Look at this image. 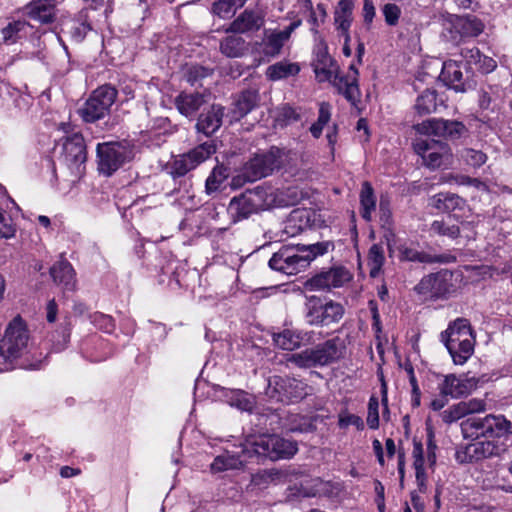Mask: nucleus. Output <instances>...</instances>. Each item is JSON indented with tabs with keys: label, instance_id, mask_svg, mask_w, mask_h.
<instances>
[{
	"label": "nucleus",
	"instance_id": "f257e3e1",
	"mask_svg": "<svg viewBox=\"0 0 512 512\" xmlns=\"http://www.w3.org/2000/svg\"><path fill=\"white\" fill-rule=\"evenodd\" d=\"M344 351L343 340L334 337L314 347L291 354L288 361L299 368L324 367L338 361L343 356Z\"/></svg>",
	"mask_w": 512,
	"mask_h": 512
},
{
	"label": "nucleus",
	"instance_id": "f03ea898",
	"mask_svg": "<svg viewBox=\"0 0 512 512\" xmlns=\"http://www.w3.org/2000/svg\"><path fill=\"white\" fill-rule=\"evenodd\" d=\"M441 341L456 365H463L474 352V337L466 319L458 318L450 324L441 333Z\"/></svg>",
	"mask_w": 512,
	"mask_h": 512
},
{
	"label": "nucleus",
	"instance_id": "7ed1b4c3",
	"mask_svg": "<svg viewBox=\"0 0 512 512\" xmlns=\"http://www.w3.org/2000/svg\"><path fill=\"white\" fill-rule=\"evenodd\" d=\"M461 431L469 440L500 439L512 434V423L503 415L473 416L461 423Z\"/></svg>",
	"mask_w": 512,
	"mask_h": 512
},
{
	"label": "nucleus",
	"instance_id": "20e7f679",
	"mask_svg": "<svg viewBox=\"0 0 512 512\" xmlns=\"http://www.w3.org/2000/svg\"><path fill=\"white\" fill-rule=\"evenodd\" d=\"M344 314L345 308L339 302L314 295L306 297L303 316L309 326L330 327L339 323Z\"/></svg>",
	"mask_w": 512,
	"mask_h": 512
},
{
	"label": "nucleus",
	"instance_id": "39448f33",
	"mask_svg": "<svg viewBox=\"0 0 512 512\" xmlns=\"http://www.w3.org/2000/svg\"><path fill=\"white\" fill-rule=\"evenodd\" d=\"M298 451L295 441L282 438L278 435H262L247 441L246 453L254 456L267 457L270 460L289 459Z\"/></svg>",
	"mask_w": 512,
	"mask_h": 512
},
{
	"label": "nucleus",
	"instance_id": "423d86ee",
	"mask_svg": "<svg viewBox=\"0 0 512 512\" xmlns=\"http://www.w3.org/2000/svg\"><path fill=\"white\" fill-rule=\"evenodd\" d=\"M287 154L284 149L272 146L269 150L255 154L242 169L245 182H254L271 175L280 169L285 162Z\"/></svg>",
	"mask_w": 512,
	"mask_h": 512
},
{
	"label": "nucleus",
	"instance_id": "0eeeda50",
	"mask_svg": "<svg viewBox=\"0 0 512 512\" xmlns=\"http://www.w3.org/2000/svg\"><path fill=\"white\" fill-rule=\"evenodd\" d=\"M267 197V190L260 186L233 197L227 209L232 221L239 222L247 219L252 214L269 207L270 202Z\"/></svg>",
	"mask_w": 512,
	"mask_h": 512
},
{
	"label": "nucleus",
	"instance_id": "6e6552de",
	"mask_svg": "<svg viewBox=\"0 0 512 512\" xmlns=\"http://www.w3.org/2000/svg\"><path fill=\"white\" fill-rule=\"evenodd\" d=\"M117 98V90L111 85H102L95 89L78 113L82 120L94 123L106 117Z\"/></svg>",
	"mask_w": 512,
	"mask_h": 512
},
{
	"label": "nucleus",
	"instance_id": "1a4fd4ad",
	"mask_svg": "<svg viewBox=\"0 0 512 512\" xmlns=\"http://www.w3.org/2000/svg\"><path fill=\"white\" fill-rule=\"evenodd\" d=\"M29 333L20 316L15 317L7 326L0 341V356L7 361L15 360L26 352Z\"/></svg>",
	"mask_w": 512,
	"mask_h": 512
},
{
	"label": "nucleus",
	"instance_id": "9d476101",
	"mask_svg": "<svg viewBox=\"0 0 512 512\" xmlns=\"http://www.w3.org/2000/svg\"><path fill=\"white\" fill-rule=\"evenodd\" d=\"M87 159L86 145L83 136L74 132L65 138L60 154V163L69 171L74 178H80L85 171Z\"/></svg>",
	"mask_w": 512,
	"mask_h": 512
},
{
	"label": "nucleus",
	"instance_id": "9b49d317",
	"mask_svg": "<svg viewBox=\"0 0 512 512\" xmlns=\"http://www.w3.org/2000/svg\"><path fill=\"white\" fill-rule=\"evenodd\" d=\"M98 170L110 176L124 163L130 161L133 149L127 143H102L97 146Z\"/></svg>",
	"mask_w": 512,
	"mask_h": 512
},
{
	"label": "nucleus",
	"instance_id": "f8f14e48",
	"mask_svg": "<svg viewBox=\"0 0 512 512\" xmlns=\"http://www.w3.org/2000/svg\"><path fill=\"white\" fill-rule=\"evenodd\" d=\"M414 151L422 159V164L435 170L448 166L452 162L450 146L443 141L434 139H417L413 144Z\"/></svg>",
	"mask_w": 512,
	"mask_h": 512
},
{
	"label": "nucleus",
	"instance_id": "ddd939ff",
	"mask_svg": "<svg viewBox=\"0 0 512 512\" xmlns=\"http://www.w3.org/2000/svg\"><path fill=\"white\" fill-rule=\"evenodd\" d=\"M311 388L303 381L288 376H273L269 379L267 394L280 402L298 401L309 394Z\"/></svg>",
	"mask_w": 512,
	"mask_h": 512
},
{
	"label": "nucleus",
	"instance_id": "4468645a",
	"mask_svg": "<svg viewBox=\"0 0 512 512\" xmlns=\"http://www.w3.org/2000/svg\"><path fill=\"white\" fill-rule=\"evenodd\" d=\"M452 279L451 271L441 270L423 277L414 290L424 300L446 298L453 291Z\"/></svg>",
	"mask_w": 512,
	"mask_h": 512
},
{
	"label": "nucleus",
	"instance_id": "2eb2a0df",
	"mask_svg": "<svg viewBox=\"0 0 512 512\" xmlns=\"http://www.w3.org/2000/svg\"><path fill=\"white\" fill-rule=\"evenodd\" d=\"M269 267L286 275H295L309 266L299 247L283 246L269 260Z\"/></svg>",
	"mask_w": 512,
	"mask_h": 512
},
{
	"label": "nucleus",
	"instance_id": "dca6fc26",
	"mask_svg": "<svg viewBox=\"0 0 512 512\" xmlns=\"http://www.w3.org/2000/svg\"><path fill=\"white\" fill-rule=\"evenodd\" d=\"M456 451V460L460 463L479 461L500 455L505 449L496 439L473 440Z\"/></svg>",
	"mask_w": 512,
	"mask_h": 512
},
{
	"label": "nucleus",
	"instance_id": "f3484780",
	"mask_svg": "<svg viewBox=\"0 0 512 512\" xmlns=\"http://www.w3.org/2000/svg\"><path fill=\"white\" fill-rule=\"evenodd\" d=\"M416 130L422 134L434 135L452 140L459 139L467 132V129L462 122L437 118L423 121L421 124L416 126Z\"/></svg>",
	"mask_w": 512,
	"mask_h": 512
},
{
	"label": "nucleus",
	"instance_id": "a211bd4d",
	"mask_svg": "<svg viewBox=\"0 0 512 512\" xmlns=\"http://www.w3.org/2000/svg\"><path fill=\"white\" fill-rule=\"evenodd\" d=\"M320 214L309 208L293 210L284 222L283 231L289 237H295L309 228L322 226Z\"/></svg>",
	"mask_w": 512,
	"mask_h": 512
},
{
	"label": "nucleus",
	"instance_id": "6ab92c4d",
	"mask_svg": "<svg viewBox=\"0 0 512 512\" xmlns=\"http://www.w3.org/2000/svg\"><path fill=\"white\" fill-rule=\"evenodd\" d=\"M350 272L344 267H334L313 276L307 281L311 290H330L339 288L351 280Z\"/></svg>",
	"mask_w": 512,
	"mask_h": 512
},
{
	"label": "nucleus",
	"instance_id": "aec40b11",
	"mask_svg": "<svg viewBox=\"0 0 512 512\" xmlns=\"http://www.w3.org/2000/svg\"><path fill=\"white\" fill-rule=\"evenodd\" d=\"M314 72L319 81H332L337 79L339 70L336 62L328 53V48L323 41L316 44L312 62Z\"/></svg>",
	"mask_w": 512,
	"mask_h": 512
},
{
	"label": "nucleus",
	"instance_id": "412c9836",
	"mask_svg": "<svg viewBox=\"0 0 512 512\" xmlns=\"http://www.w3.org/2000/svg\"><path fill=\"white\" fill-rule=\"evenodd\" d=\"M483 22L473 15L456 17L451 22V38L458 43L479 36L484 31Z\"/></svg>",
	"mask_w": 512,
	"mask_h": 512
},
{
	"label": "nucleus",
	"instance_id": "4be33fe9",
	"mask_svg": "<svg viewBox=\"0 0 512 512\" xmlns=\"http://www.w3.org/2000/svg\"><path fill=\"white\" fill-rule=\"evenodd\" d=\"M247 442L241 448V451H226L214 458L210 465L213 473L224 472L227 470L240 469L245 463L253 458V453H246Z\"/></svg>",
	"mask_w": 512,
	"mask_h": 512
},
{
	"label": "nucleus",
	"instance_id": "5701e85b",
	"mask_svg": "<svg viewBox=\"0 0 512 512\" xmlns=\"http://www.w3.org/2000/svg\"><path fill=\"white\" fill-rule=\"evenodd\" d=\"M265 15L259 9H245L227 29L228 32L245 34L258 31L263 25Z\"/></svg>",
	"mask_w": 512,
	"mask_h": 512
},
{
	"label": "nucleus",
	"instance_id": "b1692460",
	"mask_svg": "<svg viewBox=\"0 0 512 512\" xmlns=\"http://www.w3.org/2000/svg\"><path fill=\"white\" fill-rule=\"evenodd\" d=\"M210 94L204 92L182 91L174 99V105L178 112L185 117H194L199 109L208 102Z\"/></svg>",
	"mask_w": 512,
	"mask_h": 512
},
{
	"label": "nucleus",
	"instance_id": "393cba45",
	"mask_svg": "<svg viewBox=\"0 0 512 512\" xmlns=\"http://www.w3.org/2000/svg\"><path fill=\"white\" fill-rule=\"evenodd\" d=\"M333 84L338 91L354 106L360 101L361 92L358 86V70L354 64L349 67V72L345 76H339L333 79Z\"/></svg>",
	"mask_w": 512,
	"mask_h": 512
},
{
	"label": "nucleus",
	"instance_id": "a878e982",
	"mask_svg": "<svg viewBox=\"0 0 512 512\" xmlns=\"http://www.w3.org/2000/svg\"><path fill=\"white\" fill-rule=\"evenodd\" d=\"M224 107L214 104L207 112L199 115L195 128L197 132L209 137L213 135L222 125Z\"/></svg>",
	"mask_w": 512,
	"mask_h": 512
},
{
	"label": "nucleus",
	"instance_id": "bb28decb",
	"mask_svg": "<svg viewBox=\"0 0 512 512\" xmlns=\"http://www.w3.org/2000/svg\"><path fill=\"white\" fill-rule=\"evenodd\" d=\"M439 79L450 89L464 93L469 85L463 80V73L455 60H448L443 63Z\"/></svg>",
	"mask_w": 512,
	"mask_h": 512
},
{
	"label": "nucleus",
	"instance_id": "cd10ccee",
	"mask_svg": "<svg viewBox=\"0 0 512 512\" xmlns=\"http://www.w3.org/2000/svg\"><path fill=\"white\" fill-rule=\"evenodd\" d=\"M474 386L472 379L457 377L454 374L446 375L439 384V391L442 396L459 398L470 393Z\"/></svg>",
	"mask_w": 512,
	"mask_h": 512
},
{
	"label": "nucleus",
	"instance_id": "c85d7f7f",
	"mask_svg": "<svg viewBox=\"0 0 512 512\" xmlns=\"http://www.w3.org/2000/svg\"><path fill=\"white\" fill-rule=\"evenodd\" d=\"M399 258L401 261H410L418 263H451L455 261V257L451 255H432L430 253L419 251L407 245L399 247Z\"/></svg>",
	"mask_w": 512,
	"mask_h": 512
},
{
	"label": "nucleus",
	"instance_id": "c756f323",
	"mask_svg": "<svg viewBox=\"0 0 512 512\" xmlns=\"http://www.w3.org/2000/svg\"><path fill=\"white\" fill-rule=\"evenodd\" d=\"M50 274L54 282L62 286L65 291H74L76 288L75 271L72 265L66 260L62 259L56 262L50 268Z\"/></svg>",
	"mask_w": 512,
	"mask_h": 512
},
{
	"label": "nucleus",
	"instance_id": "7c9ffc66",
	"mask_svg": "<svg viewBox=\"0 0 512 512\" xmlns=\"http://www.w3.org/2000/svg\"><path fill=\"white\" fill-rule=\"evenodd\" d=\"M460 55L468 67H474L482 73H490L497 67L496 61L491 57L482 55L477 47L463 48Z\"/></svg>",
	"mask_w": 512,
	"mask_h": 512
},
{
	"label": "nucleus",
	"instance_id": "2f4dec72",
	"mask_svg": "<svg viewBox=\"0 0 512 512\" xmlns=\"http://www.w3.org/2000/svg\"><path fill=\"white\" fill-rule=\"evenodd\" d=\"M55 6V0H35L27 6V14L40 23H50L55 18Z\"/></svg>",
	"mask_w": 512,
	"mask_h": 512
},
{
	"label": "nucleus",
	"instance_id": "473e14b6",
	"mask_svg": "<svg viewBox=\"0 0 512 512\" xmlns=\"http://www.w3.org/2000/svg\"><path fill=\"white\" fill-rule=\"evenodd\" d=\"M430 205L441 212H450L461 209L465 200L454 193L441 192L430 198Z\"/></svg>",
	"mask_w": 512,
	"mask_h": 512
},
{
	"label": "nucleus",
	"instance_id": "72a5a7b5",
	"mask_svg": "<svg viewBox=\"0 0 512 512\" xmlns=\"http://www.w3.org/2000/svg\"><path fill=\"white\" fill-rule=\"evenodd\" d=\"M258 103V93L256 91L248 90L242 92L234 104L232 110V117L234 120H240L252 111Z\"/></svg>",
	"mask_w": 512,
	"mask_h": 512
},
{
	"label": "nucleus",
	"instance_id": "f704fd0d",
	"mask_svg": "<svg viewBox=\"0 0 512 512\" xmlns=\"http://www.w3.org/2000/svg\"><path fill=\"white\" fill-rule=\"evenodd\" d=\"M356 0H340L334 13L337 29L342 32L349 31L352 23V15Z\"/></svg>",
	"mask_w": 512,
	"mask_h": 512
},
{
	"label": "nucleus",
	"instance_id": "c9c22d12",
	"mask_svg": "<svg viewBox=\"0 0 512 512\" xmlns=\"http://www.w3.org/2000/svg\"><path fill=\"white\" fill-rule=\"evenodd\" d=\"M284 43V39L277 31L266 30L262 41L258 44L259 51L264 56L275 57L281 52Z\"/></svg>",
	"mask_w": 512,
	"mask_h": 512
},
{
	"label": "nucleus",
	"instance_id": "e433bc0d",
	"mask_svg": "<svg viewBox=\"0 0 512 512\" xmlns=\"http://www.w3.org/2000/svg\"><path fill=\"white\" fill-rule=\"evenodd\" d=\"M246 50V41L238 35H229L220 42L221 53L230 58L241 57Z\"/></svg>",
	"mask_w": 512,
	"mask_h": 512
},
{
	"label": "nucleus",
	"instance_id": "4c0bfd02",
	"mask_svg": "<svg viewBox=\"0 0 512 512\" xmlns=\"http://www.w3.org/2000/svg\"><path fill=\"white\" fill-rule=\"evenodd\" d=\"M361 216L366 221H371L372 212L376 209V198L374 190L369 182L362 184L360 192Z\"/></svg>",
	"mask_w": 512,
	"mask_h": 512
},
{
	"label": "nucleus",
	"instance_id": "58836bf2",
	"mask_svg": "<svg viewBox=\"0 0 512 512\" xmlns=\"http://www.w3.org/2000/svg\"><path fill=\"white\" fill-rule=\"evenodd\" d=\"M279 419L281 428L289 432H304L310 427L308 419L298 413H283Z\"/></svg>",
	"mask_w": 512,
	"mask_h": 512
},
{
	"label": "nucleus",
	"instance_id": "ea45409f",
	"mask_svg": "<svg viewBox=\"0 0 512 512\" xmlns=\"http://www.w3.org/2000/svg\"><path fill=\"white\" fill-rule=\"evenodd\" d=\"M273 341L277 347L292 351L300 346L302 337L296 331L285 329L280 333L274 334Z\"/></svg>",
	"mask_w": 512,
	"mask_h": 512
},
{
	"label": "nucleus",
	"instance_id": "a19ab883",
	"mask_svg": "<svg viewBox=\"0 0 512 512\" xmlns=\"http://www.w3.org/2000/svg\"><path fill=\"white\" fill-rule=\"evenodd\" d=\"M216 152V144L214 140L205 141L194 147L186 154L195 167L209 159Z\"/></svg>",
	"mask_w": 512,
	"mask_h": 512
},
{
	"label": "nucleus",
	"instance_id": "79ce46f5",
	"mask_svg": "<svg viewBox=\"0 0 512 512\" xmlns=\"http://www.w3.org/2000/svg\"><path fill=\"white\" fill-rule=\"evenodd\" d=\"M300 67L296 63L278 62L268 67L266 75L270 80H280L298 74Z\"/></svg>",
	"mask_w": 512,
	"mask_h": 512
},
{
	"label": "nucleus",
	"instance_id": "37998d69",
	"mask_svg": "<svg viewBox=\"0 0 512 512\" xmlns=\"http://www.w3.org/2000/svg\"><path fill=\"white\" fill-rule=\"evenodd\" d=\"M28 23L24 20H13L8 22L6 26L1 29L2 38L5 44H15L21 37V34L26 31Z\"/></svg>",
	"mask_w": 512,
	"mask_h": 512
},
{
	"label": "nucleus",
	"instance_id": "c03bdc74",
	"mask_svg": "<svg viewBox=\"0 0 512 512\" xmlns=\"http://www.w3.org/2000/svg\"><path fill=\"white\" fill-rule=\"evenodd\" d=\"M385 263L384 249L381 244H373L368 252V266L370 276L375 278L379 275Z\"/></svg>",
	"mask_w": 512,
	"mask_h": 512
},
{
	"label": "nucleus",
	"instance_id": "a18cd8bd",
	"mask_svg": "<svg viewBox=\"0 0 512 512\" xmlns=\"http://www.w3.org/2000/svg\"><path fill=\"white\" fill-rule=\"evenodd\" d=\"M331 120V105L328 102H321L319 104L318 118L315 123L310 126V132L314 138H319L322 135L324 127Z\"/></svg>",
	"mask_w": 512,
	"mask_h": 512
},
{
	"label": "nucleus",
	"instance_id": "49530a36",
	"mask_svg": "<svg viewBox=\"0 0 512 512\" xmlns=\"http://www.w3.org/2000/svg\"><path fill=\"white\" fill-rule=\"evenodd\" d=\"M415 108L419 114H430L436 110V93L431 90H425L418 96Z\"/></svg>",
	"mask_w": 512,
	"mask_h": 512
},
{
	"label": "nucleus",
	"instance_id": "de8ad7c7",
	"mask_svg": "<svg viewBox=\"0 0 512 512\" xmlns=\"http://www.w3.org/2000/svg\"><path fill=\"white\" fill-rule=\"evenodd\" d=\"M334 247L333 243L330 241L317 242L311 244L309 246H303L300 248L301 253L305 258L309 259V264L312 260H314L317 256H322L327 253L330 249Z\"/></svg>",
	"mask_w": 512,
	"mask_h": 512
},
{
	"label": "nucleus",
	"instance_id": "09e8293b",
	"mask_svg": "<svg viewBox=\"0 0 512 512\" xmlns=\"http://www.w3.org/2000/svg\"><path fill=\"white\" fill-rule=\"evenodd\" d=\"M431 232L439 236H447L455 239L460 235V228L457 225L450 224L444 220H435L430 227Z\"/></svg>",
	"mask_w": 512,
	"mask_h": 512
},
{
	"label": "nucleus",
	"instance_id": "8fccbe9b",
	"mask_svg": "<svg viewBox=\"0 0 512 512\" xmlns=\"http://www.w3.org/2000/svg\"><path fill=\"white\" fill-rule=\"evenodd\" d=\"M196 167L187 156L186 153L176 158L171 165V173L173 176H184Z\"/></svg>",
	"mask_w": 512,
	"mask_h": 512
},
{
	"label": "nucleus",
	"instance_id": "3c124183",
	"mask_svg": "<svg viewBox=\"0 0 512 512\" xmlns=\"http://www.w3.org/2000/svg\"><path fill=\"white\" fill-rule=\"evenodd\" d=\"M211 74V70L200 65H192L185 72L186 81L192 86L198 84Z\"/></svg>",
	"mask_w": 512,
	"mask_h": 512
},
{
	"label": "nucleus",
	"instance_id": "603ef678",
	"mask_svg": "<svg viewBox=\"0 0 512 512\" xmlns=\"http://www.w3.org/2000/svg\"><path fill=\"white\" fill-rule=\"evenodd\" d=\"M324 483L320 478H306L301 482V493L306 497H313L323 491Z\"/></svg>",
	"mask_w": 512,
	"mask_h": 512
},
{
	"label": "nucleus",
	"instance_id": "864d4df0",
	"mask_svg": "<svg viewBox=\"0 0 512 512\" xmlns=\"http://www.w3.org/2000/svg\"><path fill=\"white\" fill-rule=\"evenodd\" d=\"M461 157L468 165L472 167H480L487 161V156L485 153L479 150H474L472 148H465L461 152Z\"/></svg>",
	"mask_w": 512,
	"mask_h": 512
},
{
	"label": "nucleus",
	"instance_id": "5fc2aeb1",
	"mask_svg": "<svg viewBox=\"0 0 512 512\" xmlns=\"http://www.w3.org/2000/svg\"><path fill=\"white\" fill-rule=\"evenodd\" d=\"M237 7L232 5L231 0H217L213 3L212 12L222 19L230 18Z\"/></svg>",
	"mask_w": 512,
	"mask_h": 512
},
{
	"label": "nucleus",
	"instance_id": "6e6d98bb",
	"mask_svg": "<svg viewBox=\"0 0 512 512\" xmlns=\"http://www.w3.org/2000/svg\"><path fill=\"white\" fill-rule=\"evenodd\" d=\"M16 227L10 215L0 208V237L10 239L15 236Z\"/></svg>",
	"mask_w": 512,
	"mask_h": 512
},
{
	"label": "nucleus",
	"instance_id": "4d7b16f0",
	"mask_svg": "<svg viewBox=\"0 0 512 512\" xmlns=\"http://www.w3.org/2000/svg\"><path fill=\"white\" fill-rule=\"evenodd\" d=\"M379 402L376 397H371L368 403L367 425L370 429L379 427Z\"/></svg>",
	"mask_w": 512,
	"mask_h": 512
},
{
	"label": "nucleus",
	"instance_id": "13d9d810",
	"mask_svg": "<svg viewBox=\"0 0 512 512\" xmlns=\"http://www.w3.org/2000/svg\"><path fill=\"white\" fill-rule=\"evenodd\" d=\"M465 416L466 415L460 402L450 406L441 414L442 420L448 424L456 422Z\"/></svg>",
	"mask_w": 512,
	"mask_h": 512
},
{
	"label": "nucleus",
	"instance_id": "bf43d9fd",
	"mask_svg": "<svg viewBox=\"0 0 512 512\" xmlns=\"http://www.w3.org/2000/svg\"><path fill=\"white\" fill-rule=\"evenodd\" d=\"M81 22L74 23L71 27L70 34L75 42H82L87 33L92 29L91 25L81 18Z\"/></svg>",
	"mask_w": 512,
	"mask_h": 512
},
{
	"label": "nucleus",
	"instance_id": "052dcab7",
	"mask_svg": "<svg viewBox=\"0 0 512 512\" xmlns=\"http://www.w3.org/2000/svg\"><path fill=\"white\" fill-rule=\"evenodd\" d=\"M465 415L484 412L486 410V403L482 399L472 398L467 401L460 402Z\"/></svg>",
	"mask_w": 512,
	"mask_h": 512
},
{
	"label": "nucleus",
	"instance_id": "680f3d73",
	"mask_svg": "<svg viewBox=\"0 0 512 512\" xmlns=\"http://www.w3.org/2000/svg\"><path fill=\"white\" fill-rule=\"evenodd\" d=\"M383 14L386 23L390 26H394L397 24L399 20L401 10L397 5L388 3L383 7Z\"/></svg>",
	"mask_w": 512,
	"mask_h": 512
},
{
	"label": "nucleus",
	"instance_id": "e2e57ef3",
	"mask_svg": "<svg viewBox=\"0 0 512 512\" xmlns=\"http://www.w3.org/2000/svg\"><path fill=\"white\" fill-rule=\"evenodd\" d=\"M238 409L243 411H251L254 405L253 400L243 391L238 390L235 394V399L231 403Z\"/></svg>",
	"mask_w": 512,
	"mask_h": 512
},
{
	"label": "nucleus",
	"instance_id": "0e129e2a",
	"mask_svg": "<svg viewBox=\"0 0 512 512\" xmlns=\"http://www.w3.org/2000/svg\"><path fill=\"white\" fill-rule=\"evenodd\" d=\"M412 457H413V466L415 470L424 469V449L423 444L420 441L414 440L413 441V451H412Z\"/></svg>",
	"mask_w": 512,
	"mask_h": 512
},
{
	"label": "nucleus",
	"instance_id": "69168bd1",
	"mask_svg": "<svg viewBox=\"0 0 512 512\" xmlns=\"http://www.w3.org/2000/svg\"><path fill=\"white\" fill-rule=\"evenodd\" d=\"M355 426L358 430L364 429V423L361 417L354 414H345L339 416V426L346 428L348 426Z\"/></svg>",
	"mask_w": 512,
	"mask_h": 512
},
{
	"label": "nucleus",
	"instance_id": "338daca9",
	"mask_svg": "<svg viewBox=\"0 0 512 512\" xmlns=\"http://www.w3.org/2000/svg\"><path fill=\"white\" fill-rule=\"evenodd\" d=\"M225 176L222 175V172L218 169H213L212 173L206 179V189L208 192H214L219 189L221 183L223 182Z\"/></svg>",
	"mask_w": 512,
	"mask_h": 512
},
{
	"label": "nucleus",
	"instance_id": "774afa93",
	"mask_svg": "<svg viewBox=\"0 0 512 512\" xmlns=\"http://www.w3.org/2000/svg\"><path fill=\"white\" fill-rule=\"evenodd\" d=\"M93 322L105 332H111L114 328L113 319L105 314H95L93 318Z\"/></svg>",
	"mask_w": 512,
	"mask_h": 512
}]
</instances>
